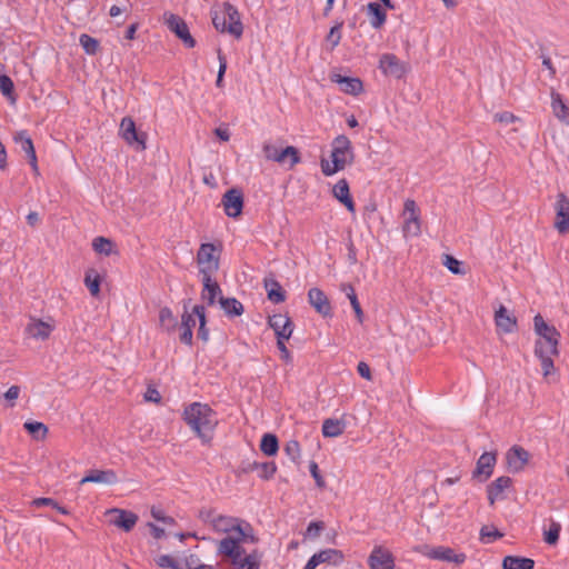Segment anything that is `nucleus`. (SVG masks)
I'll use <instances>...</instances> for the list:
<instances>
[{
	"mask_svg": "<svg viewBox=\"0 0 569 569\" xmlns=\"http://www.w3.org/2000/svg\"><path fill=\"white\" fill-rule=\"evenodd\" d=\"M529 459L530 453L518 445L512 446L506 453L508 469L513 473L522 471Z\"/></svg>",
	"mask_w": 569,
	"mask_h": 569,
	"instance_id": "12",
	"label": "nucleus"
},
{
	"mask_svg": "<svg viewBox=\"0 0 569 569\" xmlns=\"http://www.w3.org/2000/svg\"><path fill=\"white\" fill-rule=\"evenodd\" d=\"M495 322L497 329L503 333H511L517 330L516 317L508 315L507 308L502 305L495 312Z\"/></svg>",
	"mask_w": 569,
	"mask_h": 569,
	"instance_id": "24",
	"label": "nucleus"
},
{
	"mask_svg": "<svg viewBox=\"0 0 569 569\" xmlns=\"http://www.w3.org/2000/svg\"><path fill=\"white\" fill-rule=\"evenodd\" d=\"M217 513L214 509H201L199 511V518L204 522H210L212 527L214 526V520L217 519Z\"/></svg>",
	"mask_w": 569,
	"mask_h": 569,
	"instance_id": "61",
	"label": "nucleus"
},
{
	"mask_svg": "<svg viewBox=\"0 0 569 569\" xmlns=\"http://www.w3.org/2000/svg\"><path fill=\"white\" fill-rule=\"evenodd\" d=\"M120 134L123 140L132 146L137 144L138 150L147 149V133L137 130L136 123L131 117H124L120 123Z\"/></svg>",
	"mask_w": 569,
	"mask_h": 569,
	"instance_id": "7",
	"label": "nucleus"
},
{
	"mask_svg": "<svg viewBox=\"0 0 569 569\" xmlns=\"http://www.w3.org/2000/svg\"><path fill=\"white\" fill-rule=\"evenodd\" d=\"M308 302L323 318H331L333 316L331 303L321 289L311 288L308 291Z\"/></svg>",
	"mask_w": 569,
	"mask_h": 569,
	"instance_id": "14",
	"label": "nucleus"
},
{
	"mask_svg": "<svg viewBox=\"0 0 569 569\" xmlns=\"http://www.w3.org/2000/svg\"><path fill=\"white\" fill-rule=\"evenodd\" d=\"M533 329L536 335L540 337L539 340L543 343V349L549 350L551 355H559L558 346L560 340V332L555 326L548 325L540 313L533 318Z\"/></svg>",
	"mask_w": 569,
	"mask_h": 569,
	"instance_id": "3",
	"label": "nucleus"
},
{
	"mask_svg": "<svg viewBox=\"0 0 569 569\" xmlns=\"http://www.w3.org/2000/svg\"><path fill=\"white\" fill-rule=\"evenodd\" d=\"M263 287L267 291V297L271 302L281 303L286 300V291L272 274L263 279Z\"/></svg>",
	"mask_w": 569,
	"mask_h": 569,
	"instance_id": "25",
	"label": "nucleus"
},
{
	"mask_svg": "<svg viewBox=\"0 0 569 569\" xmlns=\"http://www.w3.org/2000/svg\"><path fill=\"white\" fill-rule=\"evenodd\" d=\"M244 527L241 526L240 522H238L236 529L233 532H236V539H241V543L243 542H247V541H250V542H257V538L254 537L253 535V530H252V527L248 523V522H244Z\"/></svg>",
	"mask_w": 569,
	"mask_h": 569,
	"instance_id": "44",
	"label": "nucleus"
},
{
	"mask_svg": "<svg viewBox=\"0 0 569 569\" xmlns=\"http://www.w3.org/2000/svg\"><path fill=\"white\" fill-rule=\"evenodd\" d=\"M561 525L557 521H551L549 529L543 531V540L550 546H555L559 540Z\"/></svg>",
	"mask_w": 569,
	"mask_h": 569,
	"instance_id": "47",
	"label": "nucleus"
},
{
	"mask_svg": "<svg viewBox=\"0 0 569 569\" xmlns=\"http://www.w3.org/2000/svg\"><path fill=\"white\" fill-rule=\"evenodd\" d=\"M535 560L521 556H506L502 559V569H533Z\"/></svg>",
	"mask_w": 569,
	"mask_h": 569,
	"instance_id": "30",
	"label": "nucleus"
},
{
	"mask_svg": "<svg viewBox=\"0 0 569 569\" xmlns=\"http://www.w3.org/2000/svg\"><path fill=\"white\" fill-rule=\"evenodd\" d=\"M259 463L257 461L250 462V461H242L239 466V469L237 471V475L240 476L241 473H249L254 470H258Z\"/></svg>",
	"mask_w": 569,
	"mask_h": 569,
	"instance_id": "63",
	"label": "nucleus"
},
{
	"mask_svg": "<svg viewBox=\"0 0 569 569\" xmlns=\"http://www.w3.org/2000/svg\"><path fill=\"white\" fill-rule=\"evenodd\" d=\"M211 18H212V24L219 32H227L228 23H227V17L224 12V8L222 11H211Z\"/></svg>",
	"mask_w": 569,
	"mask_h": 569,
	"instance_id": "49",
	"label": "nucleus"
},
{
	"mask_svg": "<svg viewBox=\"0 0 569 569\" xmlns=\"http://www.w3.org/2000/svg\"><path fill=\"white\" fill-rule=\"evenodd\" d=\"M343 22H337L329 31L327 36V41L331 43V48L337 47L341 40V28Z\"/></svg>",
	"mask_w": 569,
	"mask_h": 569,
	"instance_id": "56",
	"label": "nucleus"
},
{
	"mask_svg": "<svg viewBox=\"0 0 569 569\" xmlns=\"http://www.w3.org/2000/svg\"><path fill=\"white\" fill-rule=\"evenodd\" d=\"M309 470L312 478L316 481L318 488H323L326 486L325 479L320 473L319 467L316 461H311L309 465Z\"/></svg>",
	"mask_w": 569,
	"mask_h": 569,
	"instance_id": "59",
	"label": "nucleus"
},
{
	"mask_svg": "<svg viewBox=\"0 0 569 569\" xmlns=\"http://www.w3.org/2000/svg\"><path fill=\"white\" fill-rule=\"evenodd\" d=\"M238 542H241V539H236L234 536L228 535L218 542L217 555L229 558Z\"/></svg>",
	"mask_w": 569,
	"mask_h": 569,
	"instance_id": "40",
	"label": "nucleus"
},
{
	"mask_svg": "<svg viewBox=\"0 0 569 569\" xmlns=\"http://www.w3.org/2000/svg\"><path fill=\"white\" fill-rule=\"evenodd\" d=\"M340 290L346 293L347 298L350 300V305L355 311L356 318L359 323L363 322V311L356 295L355 288L351 283H341Z\"/></svg>",
	"mask_w": 569,
	"mask_h": 569,
	"instance_id": "32",
	"label": "nucleus"
},
{
	"mask_svg": "<svg viewBox=\"0 0 569 569\" xmlns=\"http://www.w3.org/2000/svg\"><path fill=\"white\" fill-rule=\"evenodd\" d=\"M0 92L11 102H16L14 83L7 74H0Z\"/></svg>",
	"mask_w": 569,
	"mask_h": 569,
	"instance_id": "45",
	"label": "nucleus"
},
{
	"mask_svg": "<svg viewBox=\"0 0 569 569\" xmlns=\"http://www.w3.org/2000/svg\"><path fill=\"white\" fill-rule=\"evenodd\" d=\"M219 303L221 309L229 317H239L243 313V306L236 298H224L220 296Z\"/></svg>",
	"mask_w": 569,
	"mask_h": 569,
	"instance_id": "37",
	"label": "nucleus"
},
{
	"mask_svg": "<svg viewBox=\"0 0 569 569\" xmlns=\"http://www.w3.org/2000/svg\"><path fill=\"white\" fill-rule=\"evenodd\" d=\"M79 42L83 48L84 52L90 56L96 54L100 48L99 41L87 33H82L80 36Z\"/></svg>",
	"mask_w": 569,
	"mask_h": 569,
	"instance_id": "46",
	"label": "nucleus"
},
{
	"mask_svg": "<svg viewBox=\"0 0 569 569\" xmlns=\"http://www.w3.org/2000/svg\"><path fill=\"white\" fill-rule=\"evenodd\" d=\"M501 537H502V533L496 528L490 529L488 526H483L480 530V540L482 542H490L491 540H495V539H498Z\"/></svg>",
	"mask_w": 569,
	"mask_h": 569,
	"instance_id": "57",
	"label": "nucleus"
},
{
	"mask_svg": "<svg viewBox=\"0 0 569 569\" xmlns=\"http://www.w3.org/2000/svg\"><path fill=\"white\" fill-rule=\"evenodd\" d=\"M512 479L508 476H501L487 486V498L490 506H493L498 499H503L502 496L506 489L512 487Z\"/></svg>",
	"mask_w": 569,
	"mask_h": 569,
	"instance_id": "20",
	"label": "nucleus"
},
{
	"mask_svg": "<svg viewBox=\"0 0 569 569\" xmlns=\"http://www.w3.org/2000/svg\"><path fill=\"white\" fill-rule=\"evenodd\" d=\"M535 356L539 358L541 362L543 377H549L555 370L553 360L551 358L553 355L549 353V350L543 349L541 340H537L535 343Z\"/></svg>",
	"mask_w": 569,
	"mask_h": 569,
	"instance_id": "27",
	"label": "nucleus"
},
{
	"mask_svg": "<svg viewBox=\"0 0 569 569\" xmlns=\"http://www.w3.org/2000/svg\"><path fill=\"white\" fill-rule=\"evenodd\" d=\"M202 300L207 301L209 306H213L216 303L217 297L221 295V288L219 283L212 280V274H202Z\"/></svg>",
	"mask_w": 569,
	"mask_h": 569,
	"instance_id": "26",
	"label": "nucleus"
},
{
	"mask_svg": "<svg viewBox=\"0 0 569 569\" xmlns=\"http://www.w3.org/2000/svg\"><path fill=\"white\" fill-rule=\"evenodd\" d=\"M190 299L183 301V313L181 316V325L180 328H189L193 330V327L196 326V319L192 316L191 312L188 311V306L190 303Z\"/></svg>",
	"mask_w": 569,
	"mask_h": 569,
	"instance_id": "55",
	"label": "nucleus"
},
{
	"mask_svg": "<svg viewBox=\"0 0 569 569\" xmlns=\"http://www.w3.org/2000/svg\"><path fill=\"white\" fill-rule=\"evenodd\" d=\"M151 516L158 520V521H161L163 523H167V525H173L176 523L174 519L170 516H166L163 510L159 509V508H154L152 507L151 509Z\"/></svg>",
	"mask_w": 569,
	"mask_h": 569,
	"instance_id": "60",
	"label": "nucleus"
},
{
	"mask_svg": "<svg viewBox=\"0 0 569 569\" xmlns=\"http://www.w3.org/2000/svg\"><path fill=\"white\" fill-rule=\"evenodd\" d=\"M144 400L149 401V402L160 403L161 396H160L159 391L156 388L149 386L147 388L146 393H144Z\"/></svg>",
	"mask_w": 569,
	"mask_h": 569,
	"instance_id": "64",
	"label": "nucleus"
},
{
	"mask_svg": "<svg viewBox=\"0 0 569 569\" xmlns=\"http://www.w3.org/2000/svg\"><path fill=\"white\" fill-rule=\"evenodd\" d=\"M13 140L17 144L20 146V149L26 153L28 161L34 160V158H37L32 139L28 134L27 130L18 131L14 134Z\"/></svg>",
	"mask_w": 569,
	"mask_h": 569,
	"instance_id": "29",
	"label": "nucleus"
},
{
	"mask_svg": "<svg viewBox=\"0 0 569 569\" xmlns=\"http://www.w3.org/2000/svg\"><path fill=\"white\" fill-rule=\"evenodd\" d=\"M419 551L429 559L453 562L457 565L463 563L467 559L465 553H456L452 548L446 546L430 547L428 545H423L420 547Z\"/></svg>",
	"mask_w": 569,
	"mask_h": 569,
	"instance_id": "5",
	"label": "nucleus"
},
{
	"mask_svg": "<svg viewBox=\"0 0 569 569\" xmlns=\"http://www.w3.org/2000/svg\"><path fill=\"white\" fill-rule=\"evenodd\" d=\"M117 481L118 477L113 470L92 469L89 470L88 473L80 480V485H84L88 482L114 485L117 483Z\"/></svg>",
	"mask_w": 569,
	"mask_h": 569,
	"instance_id": "23",
	"label": "nucleus"
},
{
	"mask_svg": "<svg viewBox=\"0 0 569 569\" xmlns=\"http://www.w3.org/2000/svg\"><path fill=\"white\" fill-rule=\"evenodd\" d=\"M222 7L224 8L226 17L228 19L227 32L237 39L241 38L243 33V26L240 20L238 9L229 2H224Z\"/></svg>",
	"mask_w": 569,
	"mask_h": 569,
	"instance_id": "21",
	"label": "nucleus"
},
{
	"mask_svg": "<svg viewBox=\"0 0 569 569\" xmlns=\"http://www.w3.org/2000/svg\"><path fill=\"white\" fill-rule=\"evenodd\" d=\"M323 530H325L323 521H311L307 527V530L305 532V538L313 540V539L318 538Z\"/></svg>",
	"mask_w": 569,
	"mask_h": 569,
	"instance_id": "53",
	"label": "nucleus"
},
{
	"mask_svg": "<svg viewBox=\"0 0 569 569\" xmlns=\"http://www.w3.org/2000/svg\"><path fill=\"white\" fill-rule=\"evenodd\" d=\"M224 213L230 218H238L243 209V193L238 188H231L224 192L221 199Z\"/></svg>",
	"mask_w": 569,
	"mask_h": 569,
	"instance_id": "9",
	"label": "nucleus"
},
{
	"mask_svg": "<svg viewBox=\"0 0 569 569\" xmlns=\"http://www.w3.org/2000/svg\"><path fill=\"white\" fill-rule=\"evenodd\" d=\"M346 422L340 419L328 418L322 423V435L326 438H335L343 433Z\"/></svg>",
	"mask_w": 569,
	"mask_h": 569,
	"instance_id": "33",
	"label": "nucleus"
},
{
	"mask_svg": "<svg viewBox=\"0 0 569 569\" xmlns=\"http://www.w3.org/2000/svg\"><path fill=\"white\" fill-rule=\"evenodd\" d=\"M333 197L341 202L349 212L356 211V206L350 194L349 183L346 179L339 180L332 188Z\"/></svg>",
	"mask_w": 569,
	"mask_h": 569,
	"instance_id": "22",
	"label": "nucleus"
},
{
	"mask_svg": "<svg viewBox=\"0 0 569 569\" xmlns=\"http://www.w3.org/2000/svg\"><path fill=\"white\" fill-rule=\"evenodd\" d=\"M237 569H259V557L257 551H253L249 555H244L240 561L236 565Z\"/></svg>",
	"mask_w": 569,
	"mask_h": 569,
	"instance_id": "48",
	"label": "nucleus"
},
{
	"mask_svg": "<svg viewBox=\"0 0 569 569\" xmlns=\"http://www.w3.org/2000/svg\"><path fill=\"white\" fill-rule=\"evenodd\" d=\"M108 515H114L116 517L110 519V523L129 532L133 529L138 521V516L129 510L113 508L108 510Z\"/></svg>",
	"mask_w": 569,
	"mask_h": 569,
	"instance_id": "17",
	"label": "nucleus"
},
{
	"mask_svg": "<svg viewBox=\"0 0 569 569\" xmlns=\"http://www.w3.org/2000/svg\"><path fill=\"white\" fill-rule=\"evenodd\" d=\"M497 463V452H483L477 460L476 468L472 471V478L479 482L487 481L493 472V468Z\"/></svg>",
	"mask_w": 569,
	"mask_h": 569,
	"instance_id": "11",
	"label": "nucleus"
},
{
	"mask_svg": "<svg viewBox=\"0 0 569 569\" xmlns=\"http://www.w3.org/2000/svg\"><path fill=\"white\" fill-rule=\"evenodd\" d=\"M443 264L453 273V274H463L465 270L461 268L462 262L457 260L453 256L445 254L443 256Z\"/></svg>",
	"mask_w": 569,
	"mask_h": 569,
	"instance_id": "54",
	"label": "nucleus"
},
{
	"mask_svg": "<svg viewBox=\"0 0 569 569\" xmlns=\"http://www.w3.org/2000/svg\"><path fill=\"white\" fill-rule=\"evenodd\" d=\"M260 450L268 457L277 455L279 450L277 436L273 433H264L260 441Z\"/></svg>",
	"mask_w": 569,
	"mask_h": 569,
	"instance_id": "38",
	"label": "nucleus"
},
{
	"mask_svg": "<svg viewBox=\"0 0 569 569\" xmlns=\"http://www.w3.org/2000/svg\"><path fill=\"white\" fill-rule=\"evenodd\" d=\"M218 60H219V70H218V76H217V80H216V86L218 88H220V87H222L223 76L227 70V60H226V57L222 54L221 49H218Z\"/></svg>",
	"mask_w": 569,
	"mask_h": 569,
	"instance_id": "58",
	"label": "nucleus"
},
{
	"mask_svg": "<svg viewBox=\"0 0 569 569\" xmlns=\"http://www.w3.org/2000/svg\"><path fill=\"white\" fill-rule=\"evenodd\" d=\"M368 563L371 569H395V557L388 549L376 546L369 556Z\"/></svg>",
	"mask_w": 569,
	"mask_h": 569,
	"instance_id": "15",
	"label": "nucleus"
},
{
	"mask_svg": "<svg viewBox=\"0 0 569 569\" xmlns=\"http://www.w3.org/2000/svg\"><path fill=\"white\" fill-rule=\"evenodd\" d=\"M239 522V519L227 517V516H217V519L214 520V530L221 531V532H233L237 525Z\"/></svg>",
	"mask_w": 569,
	"mask_h": 569,
	"instance_id": "41",
	"label": "nucleus"
},
{
	"mask_svg": "<svg viewBox=\"0 0 569 569\" xmlns=\"http://www.w3.org/2000/svg\"><path fill=\"white\" fill-rule=\"evenodd\" d=\"M186 569H219V563L206 565L201 563L197 555H189L186 557Z\"/></svg>",
	"mask_w": 569,
	"mask_h": 569,
	"instance_id": "50",
	"label": "nucleus"
},
{
	"mask_svg": "<svg viewBox=\"0 0 569 569\" xmlns=\"http://www.w3.org/2000/svg\"><path fill=\"white\" fill-rule=\"evenodd\" d=\"M262 152L264 158L269 161H274L280 164H286L289 161V169H292L301 161L299 150L293 146L281 148L266 142L263 143Z\"/></svg>",
	"mask_w": 569,
	"mask_h": 569,
	"instance_id": "4",
	"label": "nucleus"
},
{
	"mask_svg": "<svg viewBox=\"0 0 569 569\" xmlns=\"http://www.w3.org/2000/svg\"><path fill=\"white\" fill-rule=\"evenodd\" d=\"M405 213L408 214L403 224L405 236H418L420 233V222L417 204L413 200H406Z\"/></svg>",
	"mask_w": 569,
	"mask_h": 569,
	"instance_id": "18",
	"label": "nucleus"
},
{
	"mask_svg": "<svg viewBox=\"0 0 569 569\" xmlns=\"http://www.w3.org/2000/svg\"><path fill=\"white\" fill-rule=\"evenodd\" d=\"M183 420L203 443L212 440L218 425L216 411L207 403L192 402L183 411Z\"/></svg>",
	"mask_w": 569,
	"mask_h": 569,
	"instance_id": "1",
	"label": "nucleus"
},
{
	"mask_svg": "<svg viewBox=\"0 0 569 569\" xmlns=\"http://www.w3.org/2000/svg\"><path fill=\"white\" fill-rule=\"evenodd\" d=\"M368 14L370 16V23L375 29H380L387 19L386 11L377 2H370L367 6Z\"/></svg>",
	"mask_w": 569,
	"mask_h": 569,
	"instance_id": "36",
	"label": "nucleus"
},
{
	"mask_svg": "<svg viewBox=\"0 0 569 569\" xmlns=\"http://www.w3.org/2000/svg\"><path fill=\"white\" fill-rule=\"evenodd\" d=\"M84 283L91 296L98 297L100 293L101 277L94 269H89L84 274Z\"/></svg>",
	"mask_w": 569,
	"mask_h": 569,
	"instance_id": "39",
	"label": "nucleus"
},
{
	"mask_svg": "<svg viewBox=\"0 0 569 569\" xmlns=\"http://www.w3.org/2000/svg\"><path fill=\"white\" fill-rule=\"evenodd\" d=\"M168 29L179 38L187 48H193L196 40L190 34L186 21L177 14L170 13L166 19Z\"/></svg>",
	"mask_w": 569,
	"mask_h": 569,
	"instance_id": "10",
	"label": "nucleus"
},
{
	"mask_svg": "<svg viewBox=\"0 0 569 569\" xmlns=\"http://www.w3.org/2000/svg\"><path fill=\"white\" fill-rule=\"evenodd\" d=\"M24 429L36 440L44 439L47 433H48L47 426L44 423H42V422H39V421H27L24 423Z\"/></svg>",
	"mask_w": 569,
	"mask_h": 569,
	"instance_id": "43",
	"label": "nucleus"
},
{
	"mask_svg": "<svg viewBox=\"0 0 569 569\" xmlns=\"http://www.w3.org/2000/svg\"><path fill=\"white\" fill-rule=\"evenodd\" d=\"M269 327L274 331L277 339H290L293 331V323L286 315H273L268 319Z\"/></svg>",
	"mask_w": 569,
	"mask_h": 569,
	"instance_id": "16",
	"label": "nucleus"
},
{
	"mask_svg": "<svg viewBox=\"0 0 569 569\" xmlns=\"http://www.w3.org/2000/svg\"><path fill=\"white\" fill-rule=\"evenodd\" d=\"M244 552L246 551H244V548L241 546V542H238L228 559L231 561V563L233 566H236L240 561V559L244 556Z\"/></svg>",
	"mask_w": 569,
	"mask_h": 569,
	"instance_id": "62",
	"label": "nucleus"
},
{
	"mask_svg": "<svg viewBox=\"0 0 569 569\" xmlns=\"http://www.w3.org/2000/svg\"><path fill=\"white\" fill-rule=\"evenodd\" d=\"M26 331L32 338L44 340L50 336L52 327L47 322L38 320L30 322L27 326Z\"/></svg>",
	"mask_w": 569,
	"mask_h": 569,
	"instance_id": "34",
	"label": "nucleus"
},
{
	"mask_svg": "<svg viewBox=\"0 0 569 569\" xmlns=\"http://www.w3.org/2000/svg\"><path fill=\"white\" fill-rule=\"evenodd\" d=\"M258 471L261 479L269 480L274 476L277 466L272 461L260 462Z\"/></svg>",
	"mask_w": 569,
	"mask_h": 569,
	"instance_id": "52",
	"label": "nucleus"
},
{
	"mask_svg": "<svg viewBox=\"0 0 569 569\" xmlns=\"http://www.w3.org/2000/svg\"><path fill=\"white\" fill-rule=\"evenodd\" d=\"M217 247L213 243H202L197 253V262L200 266L201 274H212L219 269V254L216 256Z\"/></svg>",
	"mask_w": 569,
	"mask_h": 569,
	"instance_id": "6",
	"label": "nucleus"
},
{
	"mask_svg": "<svg viewBox=\"0 0 569 569\" xmlns=\"http://www.w3.org/2000/svg\"><path fill=\"white\" fill-rule=\"evenodd\" d=\"M330 157L331 163L325 158L320 161L321 171L327 177L333 176L353 162L355 152L347 136L339 134L333 139Z\"/></svg>",
	"mask_w": 569,
	"mask_h": 569,
	"instance_id": "2",
	"label": "nucleus"
},
{
	"mask_svg": "<svg viewBox=\"0 0 569 569\" xmlns=\"http://www.w3.org/2000/svg\"><path fill=\"white\" fill-rule=\"evenodd\" d=\"M315 557L319 559V565L328 563L332 566H340L345 560V556L341 550L330 548L315 553Z\"/></svg>",
	"mask_w": 569,
	"mask_h": 569,
	"instance_id": "31",
	"label": "nucleus"
},
{
	"mask_svg": "<svg viewBox=\"0 0 569 569\" xmlns=\"http://www.w3.org/2000/svg\"><path fill=\"white\" fill-rule=\"evenodd\" d=\"M379 69L385 76L401 79L409 71V66L393 53H383L379 60Z\"/></svg>",
	"mask_w": 569,
	"mask_h": 569,
	"instance_id": "8",
	"label": "nucleus"
},
{
	"mask_svg": "<svg viewBox=\"0 0 569 569\" xmlns=\"http://www.w3.org/2000/svg\"><path fill=\"white\" fill-rule=\"evenodd\" d=\"M551 108L555 117L562 123L569 126V107L563 101L560 93L551 90Z\"/></svg>",
	"mask_w": 569,
	"mask_h": 569,
	"instance_id": "28",
	"label": "nucleus"
},
{
	"mask_svg": "<svg viewBox=\"0 0 569 569\" xmlns=\"http://www.w3.org/2000/svg\"><path fill=\"white\" fill-rule=\"evenodd\" d=\"M283 451L295 463H298L300 458V445L297 440H290L286 443Z\"/></svg>",
	"mask_w": 569,
	"mask_h": 569,
	"instance_id": "51",
	"label": "nucleus"
},
{
	"mask_svg": "<svg viewBox=\"0 0 569 569\" xmlns=\"http://www.w3.org/2000/svg\"><path fill=\"white\" fill-rule=\"evenodd\" d=\"M159 326L163 331H166L168 333H171L177 329L178 320L173 316V313L169 307H163L160 309Z\"/></svg>",
	"mask_w": 569,
	"mask_h": 569,
	"instance_id": "35",
	"label": "nucleus"
},
{
	"mask_svg": "<svg viewBox=\"0 0 569 569\" xmlns=\"http://www.w3.org/2000/svg\"><path fill=\"white\" fill-rule=\"evenodd\" d=\"M555 227L561 234L569 232V199L562 192L557 196Z\"/></svg>",
	"mask_w": 569,
	"mask_h": 569,
	"instance_id": "13",
	"label": "nucleus"
},
{
	"mask_svg": "<svg viewBox=\"0 0 569 569\" xmlns=\"http://www.w3.org/2000/svg\"><path fill=\"white\" fill-rule=\"evenodd\" d=\"M92 248L99 254L110 256L113 252L114 243L109 238L97 237L92 241Z\"/></svg>",
	"mask_w": 569,
	"mask_h": 569,
	"instance_id": "42",
	"label": "nucleus"
},
{
	"mask_svg": "<svg viewBox=\"0 0 569 569\" xmlns=\"http://www.w3.org/2000/svg\"><path fill=\"white\" fill-rule=\"evenodd\" d=\"M330 80L339 84L340 90L348 94L358 96L363 90V83L359 78L341 76L339 73H331Z\"/></svg>",
	"mask_w": 569,
	"mask_h": 569,
	"instance_id": "19",
	"label": "nucleus"
}]
</instances>
